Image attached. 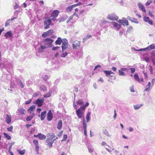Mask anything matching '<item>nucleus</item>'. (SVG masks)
<instances>
[{
	"mask_svg": "<svg viewBox=\"0 0 155 155\" xmlns=\"http://www.w3.org/2000/svg\"><path fill=\"white\" fill-rule=\"evenodd\" d=\"M5 68L8 72L11 71L12 66L10 62L6 59H0V68Z\"/></svg>",
	"mask_w": 155,
	"mask_h": 155,
	"instance_id": "f257e3e1",
	"label": "nucleus"
},
{
	"mask_svg": "<svg viewBox=\"0 0 155 155\" xmlns=\"http://www.w3.org/2000/svg\"><path fill=\"white\" fill-rule=\"evenodd\" d=\"M89 105V103L88 102H87L85 105H81L79 108L76 110V114L79 118L81 119V118L84 117L85 110Z\"/></svg>",
	"mask_w": 155,
	"mask_h": 155,
	"instance_id": "f03ea898",
	"label": "nucleus"
},
{
	"mask_svg": "<svg viewBox=\"0 0 155 155\" xmlns=\"http://www.w3.org/2000/svg\"><path fill=\"white\" fill-rule=\"evenodd\" d=\"M44 100V98L43 97L39 98L35 101L34 104H37L38 107H40L43 105Z\"/></svg>",
	"mask_w": 155,
	"mask_h": 155,
	"instance_id": "7ed1b4c3",
	"label": "nucleus"
},
{
	"mask_svg": "<svg viewBox=\"0 0 155 155\" xmlns=\"http://www.w3.org/2000/svg\"><path fill=\"white\" fill-rule=\"evenodd\" d=\"M68 40L65 38H63V42L62 43V52L64 51V50L67 48L68 45Z\"/></svg>",
	"mask_w": 155,
	"mask_h": 155,
	"instance_id": "20e7f679",
	"label": "nucleus"
},
{
	"mask_svg": "<svg viewBox=\"0 0 155 155\" xmlns=\"http://www.w3.org/2000/svg\"><path fill=\"white\" fill-rule=\"evenodd\" d=\"M118 17L116 15L115 13H112L108 15L107 18L110 20L117 21Z\"/></svg>",
	"mask_w": 155,
	"mask_h": 155,
	"instance_id": "39448f33",
	"label": "nucleus"
},
{
	"mask_svg": "<svg viewBox=\"0 0 155 155\" xmlns=\"http://www.w3.org/2000/svg\"><path fill=\"white\" fill-rule=\"evenodd\" d=\"M53 39H51L49 38H47L44 40V42L45 45H49L48 46H50V47H52L53 46V45L51 44L53 42Z\"/></svg>",
	"mask_w": 155,
	"mask_h": 155,
	"instance_id": "423d86ee",
	"label": "nucleus"
},
{
	"mask_svg": "<svg viewBox=\"0 0 155 155\" xmlns=\"http://www.w3.org/2000/svg\"><path fill=\"white\" fill-rule=\"evenodd\" d=\"M4 36L5 37L6 39L9 38L10 40H11L13 37V34L12 31H9L5 33Z\"/></svg>",
	"mask_w": 155,
	"mask_h": 155,
	"instance_id": "0eeeda50",
	"label": "nucleus"
},
{
	"mask_svg": "<svg viewBox=\"0 0 155 155\" xmlns=\"http://www.w3.org/2000/svg\"><path fill=\"white\" fill-rule=\"evenodd\" d=\"M129 70V69L127 68H121L119 70L118 74L120 76L125 75V74L124 71H126L127 72H128Z\"/></svg>",
	"mask_w": 155,
	"mask_h": 155,
	"instance_id": "6e6552de",
	"label": "nucleus"
},
{
	"mask_svg": "<svg viewBox=\"0 0 155 155\" xmlns=\"http://www.w3.org/2000/svg\"><path fill=\"white\" fill-rule=\"evenodd\" d=\"M46 145H47L49 148L50 149L53 147V144L54 143L53 141L51 139L47 138L45 140Z\"/></svg>",
	"mask_w": 155,
	"mask_h": 155,
	"instance_id": "1a4fd4ad",
	"label": "nucleus"
},
{
	"mask_svg": "<svg viewBox=\"0 0 155 155\" xmlns=\"http://www.w3.org/2000/svg\"><path fill=\"white\" fill-rule=\"evenodd\" d=\"M45 29H48L50 27V25L51 24V21L50 20H48V18L45 19L44 22Z\"/></svg>",
	"mask_w": 155,
	"mask_h": 155,
	"instance_id": "9d476101",
	"label": "nucleus"
},
{
	"mask_svg": "<svg viewBox=\"0 0 155 155\" xmlns=\"http://www.w3.org/2000/svg\"><path fill=\"white\" fill-rule=\"evenodd\" d=\"M80 45V42L78 41H74L72 44V47L74 49H77V48Z\"/></svg>",
	"mask_w": 155,
	"mask_h": 155,
	"instance_id": "9b49d317",
	"label": "nucleus"
},
{
	"mask_svg": "<svg viewBox=\"0 0 155 155\" xmlns=\"http://www.w3.org/2000/svg\"><path fill=\"white\" fill-rule=\"evenodd\" d=\"M17 113L18 114V115L23 117V115L25 114V110L23 108H21L18 109L17 112Z\"/></svg>",
	"mask_w": 155,
	"mask_h": 155,
	"instance_id": "f8f14e48",
	"label": "nucleus"
},
{
	"mask_svg": "<svg viewBox=\"0 0 155 155\" xmlns=\"http://www.w3.org/2000/svg\"><path fill=\"white\" fill-rule=\"evenodd\" d=\"M111 23L113 26V27L115 29L118 30L121 27V25L115 22H111Z\"/></svg>",
	"mask_w": 155,
	"mask_h": 155,
	"instance_id": "ddd939ff",
	"label": "nucleus"
},
{
	"mask_svg": "<svg viewBox=\"0 0 155 155\" xmlns=\"http://www.w3.org/2000/svg\"><path fill=\"white\" fill-rule=\"evenodd\" d=\"M53 118V115L51 110H49L47 113V118L48 121H51Z\"/></svg>",
	"mask_w": 155,
	"mask_h": 155,
	"instance_id": "4468645a",
	"label": "nucleus"
},
{
	"mask_svg": "<svg viewBox=\"0 0 155 155\" xmlns=\"http://www.w3.org/2000/svg\"><path fill=\"white\" fill-rule=\"evenodd\" d=\"M150 58L153 64L155 66V50H153L151 53Z\"/></svg>",
	"mask_w": 155,
	"mask_h": 155,
	"instance_id": "2eb2a0df",
	"label": "nucleus"
},
{
	"mask_svg": "<svg viewBox=\"0 0 155 155\" xmlns=\"http://www.w3.org/2000/svg\"><path fill=\"white\" fill-rule=\"evenodd\" d=\"M46 110H45L42 112L40 115H38V116L40 118L41 120H43L45 119L46 116Z\"/></svg>",
	"mask_w": 155,
	"mask_h": 155,
	"instance_id": "dca6fc26",
	"label": "nucleus"
},
{
	"mask_svg": "<svg viewBox=\"0 0 155 155\" xmlns=\"http://www.w3.org/2000/svg\"><path fill=\"white\" fill-rule=\"evenodd\" d=\"M143 21L145 22L148 23L150 25H153V21L150 20L148 17H144L143 18Z\"/></svg>",
	"mask_w": 155,
	"mask_h": 155,
	"instance_id": "f3484780",
	"label": "nucleus"
},
{
	"mask_svg": "<svg viewBox=\"0 0 155 155\" xmlns=\"http://www.w3.org/2000/svg\"><path fill=\"white\" fill-rule=\"evenodd\" d=\"M60 12L58 10H55L53 11L51 14V17L54 18H56L58 16Z\"/></svg>",
	"mask_w": 155,
	"mask_h": 155,
	"instance_id": "a211bd4d",
	"label": "nucleus"
},
{
	"mask_svg": "<svg viewBox=\"0 0 155 155\" xmlns=\"http://www.w3.org/2000/svg\"><path fill=\"white\" fill-rule=\"evenodd\" d=\"M63 42V39H62L61 37H58L55 41L56 45H61Z\"/></svg>",
	"mask_w": 155,
	"mask_h": 155,
	"instance_id": "6ab92c4d",
	"label": "nucleus"
},
{
	"mask_svg": "<svg viewBox=\"0 0 155 155\" xmlns=\"http://www.w3.org/2000/svg\"><path fill=\"white\" fill-rule=\"evenodd\" d=\"M137 5L139 8L143 12H146V10L144 7V6L141 3L139 2L137 3Z\"/></svg>",
	"mask_w": 155,
	"mask_h": 155,
	"instance_id": "aec40b11",
	"label": "nucleus"
},
{
	"mask_svg": "<svg viewBox=\"0 0 155 155\" xmlns=\"http://www.w3.org/2000/svg\"><path fill=\"white\" fill-rule=\"evenodd\" d=\"M33 143L35 146V150H36L37 151H38V149H39L38 141L37 140H33Z\"/></svg>",
	"mask_w": 155,
	"mask_h": 155,
	"instance_id": "412c9836",
	"label": "nucleus"
},
{
	"mask_svg": "<svg viewBox=\"0 0 155 155\" xmlns=\"http://www.w3.org/2000/svg\"><path fill=\"white\" fill-rule=\"evenodd\" d=\"M127 19L130 20L133 23H134L136 24H138L139 23L138 21L137 20V19L133 18H131L130 16H127Z\"/></svg>",
	"mask_w": 155,
	"mask_h": 155,
	"instance_id": "4be33fe9",
	"label": "nucleus"
},
{
	"mask_svg": "<svg viewBox=\"0 0 155 155\" xmlns=\"http://www.w3.org/2000/svg\"><path fill=\"white\" fill-rule=\"evenodd\" d=\"M85 99L84 98H81L80 99H79L77 101H76V103L78 105H84L83 104L84 103V102H85Z\"/></svg>",
	"mask_w": 155,
	"mask_h": 155,
	"instance_id": "5701e85b",
	"label": "nucleus"
},
{
	"mask_svg": "<svg viewBox=\"0 0 155 155\" xmlns=\"http://www.w3.org/2000/svg\"><path fill=\"white\" fill-rule=\"evenodd\" d=\"M6 117L5 119V121L7 124H9L11 121V117L8 114H6Z\"/></svg>",
	"mask_w": 155,
	"mask_h": 155,
	"instance_id": "b1692460",
	"label": "nucleus"
},
{
	"mask_svg": "<svg viewBox=\"0 0 155 155\" xmlns=\"http://www.w3.org/2000/svg\"><path fill=\"white\" fill-rule=\"evenodd\" d=\"M68 17L67 15H64L62 17L59 18L58 20L60 22L64 21L68 18Z\"/></svg>",
	"mask_w": 155,
	"mask_h": 155,
	"instance_id": "393cba45",
	"label": "nucleus"
},
{
	"mask_svg": "<svg viewBox=\"0 0 155 155\" xmlns=\"http://www.w3.org/2000/svg\"><path fill=\"white\" fill-rule=\"evenodd\" d=\"M103 72L105 74L106 77H108L110 75V74H114V73L113 72L111 71L104 70Z\"/></svg>",
	"mask_w": 155,
	"mask_h": 155,
	"instance_id": "a878e982",
	"label": "nucleus"
},
{
	"mask_svg": "<svg viewBox=\"0 0 155 155\" xmlns=\"http://www.w3.org/2000/svg\"><path fill=\"white\" fill-rule=\"evenodd\" d=\"M62 125V121L61 120H60L57 124V129L58 130H60L61 129Z\"/></svg>",
	"mask_w": 155,
	"mask_h": 155,
	"instance_id": "bb28decb",
	"label": "nucleus"
},
{
	"mask_svg": "<svg viewBox=\"0 0 155 155\" xmlns=\"http://www.w3.org/2000/svg\"><path fill=\"white\" fill-rule=\"evenodd\" d=\"M39 136H38V138L41 140H44L46 138V136L45 135L42 134L41 133H39Z\"/></svg>",
	"mask_w": 155,
	"mask_h": 155,
	"instance_id": "cd10ccee",
	"label": "nucleus"
},
{
	"mask_svg": "<svg viewBox=\"0 0 155 155\" xmlns=\"http://www.w3.org/2000/svg\"><path fill=\"white\" fill-rule=\"evenodd\" d=\"M17 19V18L15 17H13V18H12L11 19H8V20L6 21V22H5V26H7L8 25H9V23H10V22L12 21L15 19Z\"/></svg>",
	"mask_w": 155,
	"mask_h": 155,
	"instance_id": "c85d7f7f",
	"label": "nucleus"
},
{
	"mask_svg": "<svg viewBox=\"0 0 155 155\" xmlns=\"http://www.w3.org/2000/svg\"><path fill=\"white\" fill-rule=\"evenodd\" d=\"M91 114V112L90 111L88 112L86 116V120L87 122H89L91 120V118L90 117Z\"/></svg>",
	"mask_w": 155,
	"mask_h": 155,
	"instance_id": "c756f323",
	"label": "nucleus"
},
{
	"mask_svg": "<svg viewBox=\"0 0 155 155\" xmlns=\"http://www.w3.org/2000/svg\"><path fill=\"white\" fill-rule=\"evenodd\" d=\"M48 135L49 137L47 138L50 139L51 140H52L55 137V135L54 133H48Z\"/></svg>",
	"mask_w": 155,
	"mask_h": 155,
	"instance_id": "7c9ffc66",
	"label": "nucleus"
},
{
	"mask_svg": "<svg viewBox=\"0 0 155 155\" xmlns=\"http://www.w3.org/2000/svg\"><path fill=\"white\" fill-rule=\"evenodd\" d=\"M143 105V104H136L135 105H134V108L135 110H138L140 109L141 107Z\"/></svg>",
	"mask_w": 155,
	"mask_h": 155,
	"instance_id": "2f4dec72",
	"label": "nucleus"
},
{
	"mask_svg": "<svg viewBox=\"0 0 155 155\" xmlns=\"http://www.w3.org/2000/svg\"><path fill=\"white\" fill-rule=\"evenodd\" d=\"M46 47L45 46L41 45L40 48H38V51L39 53H41L43 51L44 49H45Z\"/></svg>",
	"mask_w": 155,
	"mask_h": 155,
	"instance_id": "473e14b6",
	"label": "nucleus"
},
{
	"mask_svg": "<svg viewBox=\"0 0 155 155\" xmlns=\"http://www.w3.org/2000/svg\"><path fill=\"white\" fill-rule=\"evenodd\" d=\"M74 7L73 6V5L68 6L66 8V11L67 12H71Z\"/></svg>",
	"mask_w": 155,
	"mask_h": 155,
	"instance_id": "72a5a7b5",
	"label": "nucleus"
},
{
	"mask_svg": "<svg viewBox=\"0 0 155 155\" xmlns=\"http://www.w3.org/2000/svg\"><path fill=\"white\" fill-rule=\"evenodd\" d=\"M8 80L7 76L6 74H4L1 78V80L3 81H5Z\"/></svg>",
	"mask_w": 155,
	"mask_h": 155,
	"instance_id": "f704fd0d",
	"label": "nucleus"
},
{
	"mask_svg": "<svg viewBox=\"0 0 155 155\" xmlns=\"http://www.w3.org/2000/svg\"><path fill=\"white\" fill-rule=\"evenodd\" d=\"M91 37L92 35H87V36H86L85 38H84L83 39V43H84L87 40L90 38Z\"/></svg>",
	"mask_w": 155,
	"mask_h": 155,
	"instance_id": "c9c22d12",
	"label": "nucleus"
},
{
	"mask_svg": "<svg viewBox=\"0 0 155 155\" xmlns=\"http://www.w3.org/2000/svg\"><path fill=\"white\" fill-rule=\"evenodd\" d=\"M35 106L34 105H33L30 107L28 109V112L30 111H32L33 110L35 109Z\"/></svg>",
	"mask_w": 155,
	"mask_h": 155,
	"instance_id": "e433bc0d",
	"label": "nucleus"
},
{
	"mask_svg": "<svg viewBox=\"0 0 155 155\" xmlns=\"http://www.w3.org/2000/svg\"><path fill=\"white\" fill-rule=\"evenodd\" d=\"M134 79L135 81L138 82L140 81V78L137 74H135L134 75Z\"/></svg>",
	"mask_w": 155,
	"mask_h": 155,
	"instance_id": "4c0bfd02",
	"label": "nucleus"
},
{
	"mask_svg": "<svg viewBox=\"0 0 155 155\" xmlns=\"http://www.w3.org/2000/svg\"><path fill=\"white\" fill-rule=\"evenodd\" d=\"M148 51L152 49H155V44H152L148 46Z\"/></svg>",
	"mask_w": 155,
	"mask_h": 155,
	"instance_id": "58836bf2",
	"label": "nucleus"
},
{
	"mask_svg": "<svg viewBox=\"0 0 155 155\" xmlns=\"http://www.w3.org/2000/svg\"><path fill=\"white\" fill-rule=\"evenodd\" d=\"M4 137L8 140H10L11 139V137L9 135L5 133H4L3 134Z\"/></svg>",
	"mask_w": 155,
	"mask_h": 155,
	"instance_id": "ea45409f",
	"label": "nucleus"
},
{
	"mask_svg": "<svg viewBox=\"0 0 155 155\" xmlns=\"http://www.w3.org/2000/svg\"><path fill=\"white\" fill-rule=\"evenodd\" d=\"M17 151L21 155H23L25 154V149H24L22 150H18Z\"/></svg>",
	"mask_w": 155,
	"mask_h": 155,
	"instance_id": "a19ab883",
	"label": "nucleus"
},
{
	"mask_svg": "<svg viewBox=\"0 0 155 155\" xmlns=\"http://www.w3.org/2000/svg\"><path fill=\"white\" fill-rule=\"evenodd\" d=\"M40 88L41 90L43 91H45L46 90V87L43 84H42L41 85Z\"/></svg>",
	"mask_w": 155,
	"mask_h": 155,
	"instance_id": "79ce46f5",
	"label": "nucleus"
},
{
	"mask_svg": "<svg viewBox=\"0 0 155 155\" xmlns=\"http://www.w3.org/2000/svg\"><path fill=\"white\" fill-rule=\"evenodd\" d=\"M122 25L125 26V25L126 26H127L129 25V22L127 20H124V21H122Z\"/></svg>",
	"mask_w": 155,
	"mask_h": 155,
	"instance_id": "37998d69",
	"label": "nucleus"
},
{
	"mask_svg": "<svg viewBox=\"0 0 155 155\" xmlns=\"http://www.w3.org/2000/svg\"><path fill=\"white\" fill-rule=\"evenodd\" d=\"M148 47H147V48H141V49H138V50H136L134 48V49L137 51H146V50L147 51H148Z\"/></svg>",
	"mask_w": 155,
	"mask_h": 155,
	"instance_id": "c03bdc74",
	"label": "nucleus"
},
{
	"mask_svg": "<svg viewBox=\"0 0 155 155\" xmlns=\"http://www.w3.org/2000/svg\"><path fill=\"white\" fill-rule=\"evenodd\" d=\"M82 118V124L83 127H87V125L86 124V121L84 118V117H83Z\"/></svg>",
	"mask_w": 155,
	"mask_h": 155,
	"instance_id": "a18cd8bd",
	"label": "nucleus"
},
{
	"mask_svg": "<svg viewBox=\"0 0 155 155\" xmlns=\"http://www.w3.org/2000/svg\"><path fill=\"white\" fill-rule=\"evenodd\" d=\"M18 84H19L20 85L21 87V88H23L24 87V85L22 83L21 81L20 80H18Z\"/></svg>",
	"mask_w": 155,
	"mask_h": 155,
	"instance_id": "49530a36",
	"label": "nucleus"
},
{
	"mask_svg": "<svg viewBox=\"0 0 155 155\" xmlns=\"http://www.w3.org/2000/svg\"><path fill=\"white\" fill-rule=\"evenodd\" d=\"M62 52L61 55V57L65 58L68 54V53L66 52H64V51Z\"/></svg>",
	"mask_w": 155,
	"mask_h": 155,
	"instance_id": "de8ad7c7",
	"label": "nucleus"
},
{
	"mask_svg": "<svg viewBox=\"0 0 155 155\" xmlns=\"http://www.w3.org/2000/svg\"><path fill=\"white\" fill-rule=\"evenodd\" d=\"M46 32L47 33L48 35L50 36L52 34L53 32V29H51L47 31Z\"/></svg>",
	"mask_w": 155,
	"mask_h": 155,
	"instance_id": "09e8293b",
	"label": "nucleus"
},
{
	"mask_svg": "<svg viewBox=\"0 0 155 155\" xmlns=\"http://www.w3.org/2000/svg\"><path fill=\"white\" fill-rule=\"evenodd\" d=\"M82 54L83 52L82 51H80L78 53L77 55L78 57L81 58L82 56Z\"/></svg>",
	"mask_w": 155,
	"mask_h": 155,
	"instance_id": "8fccbe9b",
	"label": "nucleus"
},
{
	"mask_svg": "<svg viewBox=\"0 0 155 155\" xmlns=\"http://www.w3.org/2000/svg\"><path fill=\"white\" fill-rule=\"evenodd\" d=\"M43 80L45 81H46L48 78V76L46 75H43Z\"/></svg>",
	"mask_w": 155,
	"mask_h": 155,
	"instance_id": "3c124183",
	"label": "nucleus"
},
{
	"mask_svg": "<svg viewBox=\"0 0 155 155\" xmlns=\"http://www.w3.org/2000/svg\"><path fill=\"white\" fill-rule=\"evenodd\" d=\"M153 2L152 0H148L146 3L145 5L146 6H148L150 5Z\"/></svg>",
	"mask_w": 155,
	"mask_h": 155,
	"instance_id": "603ef678",
	"label": "nucleus"
},
{
	"mask_svg": "<svg viewBox=\"0 0 155 155\" xmlns=\"http://www.w3.org/2000/svg\"><path fill=\"white\" fill-rule=\"evenodd\" d=\"M51 95V93L49 92L45 95H44V97L45 98H47L48 97H50Z\"/></svg>",
	"mask_w": 155,
	"mask_h": 155,
	"instance_id": "864d4df0",
	"label": "nucleus"
},
{
	"mask_svg": "<svg viewBox=\"0 0 155 155\" xmlns=\"http://www.w3.org/2000/svg\"><path fill=\"white\" fill-rule=\"evenodd\" d=\"M87 127H83V129L84 130V134L86 137L87 136Z\"/></svg>",
	"mask_w": 155,
	"mask_h": 155,
	"instance_id": "5fc2aeb1",
	"label": "nucleus"
},
{
	"mask_svg": "<svg viewBox=\"0 0 155 155\" xmlns=\"http://www.w3.org/2000/svg\"><path fill=\"white\" fill-rule=\"evenodd\" d=\"M32 117L31 116H28L26 118V120L27 121H29L31 120L32 119Z\"/></svg>",
	"mask_w": 155,
	"mask_h": 155,
	"instance_id": "6e6d98bb",
	"label": "nucleus"
},
{
	"mask_svg": "<svg viewBox=\"0 0 155 155\" xmlns=\"http://www.w3.org/2000/svg\"><path fill=\"white\" fill-rule=\"evenodd\" d=\"M48 36H49L47 32H44L42 35V36L43 38H45Z\"/></svg>",
	"mask_w": 155,
	"mask_h": 155,
	"instance_id": "4d7b16f0",
	"label": "nucleus"
},
{
	"mask_svg": "<svg viewBox=\"0 0 155 155\" xmlns=\"http://www.w3.org/2000/svg\"><path fill=\"white\" fill-rule=\"evenodd\" d=\"M67 138V136L66 134H64L63 136V138L61 140V141H64L66 140Z\"/></svg>",
	"mask_w": 155,
	"mask_h": 155,
	"instance_id": "13d9d810",
	"label": "nucleus"
},
{
	"mask_svg": "<svg viewBox=\"0 0 155 155\" xmlns=\"http://www.w3.org/2000/svg\"><path fill=\"white\" fill-rule=\"evenodd\" d=\"M109 76L107 77L110 79L115 80L116 79L115 77L113 75H111V74H110V75Z\"/></svg>",
	"mask_w": 155,
	"mask_h": 155,
	"instance_id": "bf43d9fd",
	"label": "nucleus"
},
{
	"mask_svg": "<svg viewBox=\"0 0 155 155\" xmlns=\"http://www.w3.org/2000/svg\"><path fill=\"white\" fill-rule=\"evenodd\" d=\"M13 129V127L12 126H11L10 127H8L7 128V130L9 132H12Z\"/></svg>",
	"mask_w": 155,
	"mask_h": 155,
	"instance_id": "052dcab7",
	"label": "nucleus"
},
{
	"mask_svg": "<svg viewBox=\"0 0 155 155\" xmlns=\"http://www.w3.org/2000/svg\"><path fill=\"white\" fill-rule=\"evenodd\" d=\"M82 5V3H81V2H79V3H78L77 4H75L74 5H73V7H75L77 6H80V5Z\"/></svg>",
	"mask_w": 155,
	"mask_h": 155,
	"instance_id": "680f3d73",
	"label": "nucleus"
},
{
	"mask_svg": "<svg viewBox=\"0 0 155 155\" xmlns=\"http://www.w3.org/2000/svg\"><path fill=\"white\" fill-rule=\"evenodd\" d=\"M144 60L147 63H149L150 62V59L149 57H145L144 58Z\"/></svg>",
	"mask_w": 155,
	"mask_h": 155,
	"instance_id": "e2e57ef3",
	"label": "nucleus"
},
{
	"mask_svg": "<svg viewBox=\"0 0 155 155\" xmlns=\"http://www.w3.org/2000/svg\"><path fill=\"white\" fill-rule=\"evenodd\" d=\"M15 143V142H12V143H11L10 144V147L9 148V150L10 151V150H11L12 149V146L14 145Z\"/></svg>",
	"mask_w": 155,
	"mask_h": 155,
	"instance_id": "0e129e2a",
	"label": "nucleus"
},
{
	"mask_svg": "<svg viewBox=\"0 0 155 155\" xmlns=\"http://www.w3.org/2000/svg\"><path fill=\"white\" fill-rule=\"evenodd\" d=\"M39 92L35 93L33 94L32 95V97H35L38 96L39 95Z\"/></svg>",
	"mask_w": 155,
	"mask_h": 155,
	"instance_id": "69168bd1",
	"label": "nucleus"
},
{
	"mask_svg": "<svg viewBox=\"0 0 155 155\" xmlns=\"http://www.w3.org/2000/svg\"><path fill=\"white\" fill-rule=\"evenodd\" d=\"M130 92H135V91L134 90L133 86H131L130 87Z\"/></svg>",
	"mask_w": 155,
	"mask_h": 155,
	"instance_id": "338daca9",
	"label": "nucleus"
},
{
	"mask_svg": "<svg viewBox=\"0 0 155 155\" xmlns=\"http://www.w3.org/2000/svg\"><path fill=\"white\" fill-rule=\"evenodd\" d=\"M133 29V27L132 26H130L129 28H128L127 32H129L131 31Z\"/></svg>",
	"mask_w": 155,
	"mask_h": 155,
	"instance_id": "774afa93",
	"label": "nucleus"
}]
</instances>
